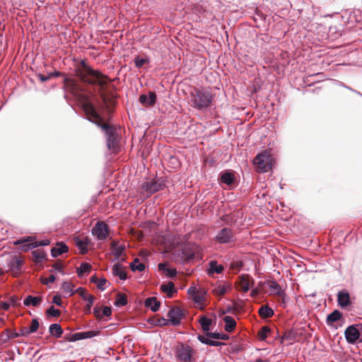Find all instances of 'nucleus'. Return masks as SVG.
Listing matches in <instances>:
<instances>
[{
	"label": "nucleus",
	"mask_w": 362,
	"mask_h": 362,
	"mask_svg": "<svg viewBox=\"0 0 362 362\" xmlns=\"http://www.w3.org/2000/svg\"><path fill=\"white\" fill-rule=\"evenodd\" d=\"M42 301V297L29 295L24 299L23 305L27 307L30 305L33 307H38L41 304Z\"/></svg>",
	"instance_id": "aec40b11"
},
{
	"label": "nucleus",
	"mask_w": 362,
	"mask_h": 362,
	"mask_svg": "<svg viewBox=\"0 0 362 362\" xmlns=\"http://www.w3.org/2000/svg\"><path fill=\"white\" fill-rule=\"evenodd\" d=\"M23 263V260L17 256H14L11 258L8 262V267L13 276L17 277L19 276L21 272Z\"/></svg>",
	"instance_id": "1a4fd4ad"
},
{
	"label": "nucleus",
	"mask_w": 362,
	"mask_h": 362,
	"mask_svg": "<svg viewBox=\"0 0 362 362\" xmlns=\"http://www.w3.org/2000/svg\"><path fill=\"white\" fill-rule=\"evenodd\" d=\"M258 313L262 318L272 317L274 315V310L267 305H262L259 308Z\"/></svg>",
	"instance_id": "bb28decb"
},
{
	"label": "nucleus",
	"mask_w": 362,
	"mask_h": 362,
	"mask_svg": "<svg viewBox=\"0 0 362 362\" xmlns=\"http://www.w3.org/2000/svg\"><path fill=\"white\" fill-rule=\"evenodd\" d=\"M19 335L20 337H27L29 334H30L28 328L27 327H22L19 331Z\"/></svg>",
	"instance_id": "6e6d98bb"
},
{
	"label": "nucleus",
	"mask_w": 362,
	"mask_h": 362,
	"mask_svg": "<svg viewBox=\"0 0 362 362\" xmlns=\"http://www.w3.org/2000/svg\"><path fill=\"white\" fill-rule=\"evenodd\" d=\"M50 242L49 240H38V245L40 246H46L49 245Z\"/></svg>",
	"instance_id": "774afa93"
},
{
	"label": "nucleus",
	"mask_w": 362,
	"mask_h": 362,
	"mask_svg": "<svg viewBox=\"0 0 362 362\" xmlns=\"http://www.w3.org/2000/svg\"><path fill=\"white\" fill-rule=\"evenodd\" d=\"M214 240L220 244H234L236 241L235 232L230 228L224 227L217 232Z\"/></svg>",
	"instance_id": "423d86ee"
},
{
	"label": "nucleus",
	"mask_w": 362,
	"mask_h": 362,
	"mask_svg": "<svg viewBox=\"0 0 362 362\" xmlns=\"http://www.w3.org/2000/svg\"><path fill=\"white\" fill-rule=\"evenodd\" d=\"M109 226L103 221L98 222L92 229V233L100 240H105L108 236Z\"/></svg>",
	"instance_id": "6e6552de"
},
{
	"label": "nucleus",
	"mask_w": 362,
	"mask_h": 362,
	"mask_svg": "<svg viewBox=\"0 0 362 362\" xmlns=\"http://www.w3.org/2000/svg\"><path fill=\"white\" fill-rule=\"evenodd\" d=\"M342 316L341 313L338 310H334L329 314L326 319V322L328 325H332L334 322H337Z\"/></svg>",
	"instance_id": "cd10ccee"
},
{
	"label": "nucleus",
	"mask_w": 362,
	"mask_h": 362,
	"mask_svg": "<svg viewBox=\"0 0 362 362\" xmlns=\"http://www.w3.org/2000/svg\"><path fill=\"white\" fill-rule=\"evenodd\" d=\"M253 163L258 172L267 173L272 168V158L267 151H264L256 156L253 160Z\"/></svg>",
	"instance_id": "39448f33"
},
{
	"label": "nucleus",
	"mask_w": 362,
	"mask_h": 362,
	"mask_svg": "<svg viewBox=\"0 0 362 362\" xmlns=\"http://www.w3.org/2000/svg\"><path fill=\"white\" fill-rule=\"evenodd\" d=\"M52 303L56 304L57 305L61 306L62 304V301L61 300V297L59 296H54L52 298Z\"/></svg>",
	"instance_id": "052dcab7"
},
{
	"label": "nucleus",
	"mask_w": 362,
	"mask_h": 362,
	"mask_svg": "<svg viewBox=\"0 0 362 362\" xmlns=\"http://www.w3.org/2000/svg\"><path fill=\"white\" fill-rule=\"evenodd\" d=\"M39 325H40V324H39L37 319V318L33 319V320L31 322L30 327V328H28L30 333L32 334V333L35 332L37 330Z\"/></svg>",
	"instance_id": "8fccbe9b"
},
{
	"label": "nucleus",
	"mask_w": 362,
	"mask_h": 362,
	"mask_svg": "<svg viewBox=\"0 0 362 362\" xmlns=\"http://www.w3.org/2000/svg\"><path fill=\"white\" fill-rule=\"evenodd\" d=\"M91 265L88 263L83 262L77 268L76 272L79 277H82L84 273H88L91 270Z\"/></svg>",
	"instance_id": "473e14b6"
},
{
	"label": "nucleus",
	"mask_w": 362,
	"mask_h": 362,
	"mask_svg": "<svg viewBox=\"0 0 362 362\" xmlns=\"http://www.w3.org/2000/svg\"><path fill=\"white\" fill-rule=\"evenodd\" d=\"M8 303H9L10 305L13 306V307H18V306H21V298L16 296H13L11 297H10L9 300H8Z\"/></svg>",
	"instance_id": "a18cd8bd"
},
{
	"label": "nucleus",
	"mask_w": 362,
	"mask_h": 362,
	"mask_svg": "<svg viewBox=\"0 0 362 362\" xmlns=\"http://www.w3.org/2000/svg\"><path fill=\"white\" fill-rule=\"evenodd\" d=\"M165 186L164 181L162 178L152 180L145 182L142 184V188L148 194H152L162 189Z\"/></svg>",
	"instance_id": "0eeeda50"
},
{
	"label": "nucleus",
	"mask_w": 362,
	"mask_h": 362,
	"mask_svg": "<svg viewBox=\"0 0 362 362\" xmlns=\"http://www.w3.org/2000/svg\"><path fill=\"white\" fill-rule=\"evenodd\" d=\"M75 293H77L84 300H86L90 296H92L91 294H88L87 293V291L82 287L78 288Z\"/></svg>",
	"instance_id": "49530a36"
},
{
	"label": "nucleus",
	"mask_w": 362,
	"mask_h": 362,
	"mask_svg": "<svg viewBox=\"0 0 362 362\" xmlns=\"http://www.w3.org/2000/svg\"><path fill=\"white\" fill-rule=\"evenodd\" d=\"M75 241H76V244L77 247L81 250V252L82 254H85L88 252V250L86 248L87 244L85 241L81 240L78 238H76Z\"/></svg>",
	"instance_id": "ea45409f"
},
{
	"label": "nucleus",
	"mask_w": 362,
	"mask_h": 362,
	"mask_svg": "<svg viewBox=\"0 0 362 362\" xmlns=\"http://www.w3.org/2000/svg\"><path fill=\"white\" fill-rule=\"evenodd\" d=\"M160 289L163 292L165 293L169 298L173 297V294L177 293L175 284L172 281L161 284Z\"/></svg>",
	"instance_id": "393cba45"
},
{
	"label": "nucleus",
	"mask_w": 362,
	"mask_h": 362,
	"mask_svg": "<svg viewBox=\"0 0 362 362\" xmlns=\"http://www.w3.org/2000/svg\"><path fill=\"white\" fill-rule=\"evenodd\" d=\"M227 289H228L227 285H225V284L218 285L214 289V293L218 296H223L226 293Z\"/></svg>",
	"instance_id": "a19ab883"
},
{
	"label": "nucleus",
	"mask_w": 362,
	"mask_h": 362,
	"mask_svg": "<svg viewBox=\"0 0 362 362\" xmlns=\"http://www.w3.org/2000/svg\"><path fill=\"white\" fill-rule=\"evenodd\" d=\"M83 110L88 120L100 127L107 139V146L110 150H115L118 146L119 136L115 126L104 122L103 117L90 103L83 105Z\"/></svg>",
	"instance_id": "f257e3e1"
},
{
	"label": "nucleus",
	"mask_w": 362,
	"mask_h": 362,
	"mask_svg": "<svg viewBox=\"0 0 362 362\" xmlns=\"http://www.w3.org/2000/svg\"><path fill=\"white\" fill-rule=\"evenodd\" d=\"M112 274L115 276H118L120 280L124 281L127 279V273L124 271V267L119 263L113 265L112 269Z\"/></svg>",
	"instance_id": "a211bd4d"
},
{
	"label": "nucleus",
	"mask_w": 362,
	"mask_h": 362,
	"mask_svg": "<svg viewBox=\"0 0 362 362\" xmlns=\"http://www.w3.org/2000/svg\"><path fill=\"white\" fill-rule=\"evenodd\" d=\"M221 345H224V343L218 341L211 340V339L209 343V346H220Z\"/></svg>",
	"instance_id": "69168bd1"
},
{
	"label": "nucleus",
	"mask_w": 362,
	"mask_h": 362,
	"mask_svg": "<svg viewBox=\"0 0 362 362\" xmlns=\"http://www.w3.org/2000/svg\"><path fill=\"white\" fill-rule=\"evenodd\" d=\"M165 273L169 278H173L177 275L176 269L173 268H168Z\"/></svg>",
	"instance_id": "5fc2aeb1"
},
{
	"label": "nucleus",
	"mask_w": 362,
	"mask_h": 362,
	"mask_svg": "<svg viewBox=\"0 0 362 362\" xmlns=\"http://www.w3.org/2000/svg\"><path fill=\"white\" fill-rule=\"evenodd\" d=\"M34 261L36 263L40 262L46 258V254L42 250H35L32 252Z\"/></svg>",
	"instance_id": "72a5a7b5"
},
{
	"label": "nucleus",
	"mask_w": 362,
	"mask_h": 362,
	"mask_svg": "<svg viewBox=\"0 0 362 362\" xmlns=\"http://www.w3.org/2000/svg\"><path fill=\"white\" fill-rule=\"evenodd\" d=\"M124 250V245H118L116 242H112L111 244L112 253L117 259L123 255Z\"/></svg>",
	"instance_id": "a878e982"
},
{
	"label": "nucleus",
	"mask_w": 362,
	"mask_h": 362,
	"mask_svg": "<svg viewBox=\"0 0 362 362\" xmlns=\"http://www.w3.org/2000/svg\"><path fill=\"white\" fill-rule=\"evenodd\" d=\"M127 296L126 294L122 293H118L116 296V300L114 303V305L116 307H122L124 306L127 304Z\"/></svg>",
	"instance_id": "c756f323"
},
{
	"label": "nucleus",
	"mask_w": 362,
	"mask_h": 362,
	"mask_svg": "<svg viewBox=\"0 0 362 362\" xmlns=\"http://www.w3.org/2000/svg\"><path fill=\"white\" fill-rule=\"evenodd\" d=\"M139 100L145 107L152 106L156 103V94L153 91H150L148 95L146 94L141 95Z\"/></svg>",
	"instance_id": "4468645a"
},
{
	"label": "nucleus",
	"mask_w": 362,
	"mask_h": 362,
	"mask_svg": "<svg viewBox=\"0 0 362 362\" xmlns=\"http://www.w3.org/2000/svg\"><path fill=\"white\" fill-rule=\"evenodd\" d=\"M356 327L357 325H350L344 331L345 338L349 344L356 343L361 336L360 331Z\"/></svg>",
	"instance_id": "9b49d317"
},
{
	"label": "nucleus",
	"mask_w": 362,
	"mask_h": 362,
	"mask_svg": "<svg viewBox=\"0 0 362 362\" xmlns=\"http://www.w3.org/2000/svg\"><path fill=\"white\" fill-rule=\"evenodd\" d=\"M209 336H206V334L205 335L199 334L197 336L198 340L204 344L209 345V343L211 341V339H209Z\"/></svg>",
	"instance_id": "603ef678"
},
{
	"label": "nucleus",
	"mask_w": 362,
	"mask_h": 362,
	"mask_svg": "<svg viewBox=\"0 0 362 362\" xmlns=\"http://www.w3.org/2000/svg\"><path fill=\"white\" fill-rule=\"evenodd\" d=\"M130 267H131V269L133 271V272H135V271H139V272H142L145 269V265L144 264L141 263L139 262V259L136 258L134 262H132L131 264H130Z\"/></svg>",
	"instance_id": "f704fd0d"
},
{
	"label": "nucleus",
	"mask_w": 362,
	"mask_h": 362,
	"mask_svg": "<svg viewBox=\"0 0 362 362\" xmlns=\"http://www.w3.org/2000/svg\"><path fill=\"white\" fill-rule=\"evenodd\" d=\"M111 314H112V310H111L110 308H109L107 306L103 307V315H101L102 317L103 316L109 317V316L111 315Z\"/></svg>",
	"instance_id": "4d7b16f0"
},
{
	"label": "nucleus",
	"mask_w": 362,
	"mask_h": 362,
	"mask_svg": "<svg viewBox=\"0 0 362 362\" xmlns=\"http://www.w3.org/2000/svg\"><path fill=\"white\" fill-rule=\"evenodd\" d=\"M145 306L149 308L153 312H157L160 306V303L156 297H149L145 300Z\"/></svg>",
	"instance_id": "4be33fe9"
},
{
	"label": "nucleus",
	"mask_w": 362,
	"mask_h": 362,
	"mask_svg": "<svg viewBox=\"0 0 362 362\" xmlns=\"http://www.w3.org/2000/svg\"><path fill=\"white\" fill-rule=\"evenodd\" d=\"M95 297L92 295V296H90L86 300L87 301V304H86V310L87 313H90V310H91V308L93 306V304L95 301Z\"/></svg>",
	"instance_id": "3c124183"
},
{
	"label": "nucleus",
	"mask_w": 362,
	"mask_h": 362,
	"mask_svg": "<svg viewBox=\"0 0 362 362\" xmlns=\"http://www.w3.org/2000/svg\"><path fill=\"white\" fill-rule=\"evenodd\" d=\"M243 267V262L240 260L232 261L230 264V268L233 270L239 271Z\"/></svg>",
	"instance_id": "c03bdc74"
},
{
	"label": "nucleus",
	"mask_w": 362,
	"mask_h": 362,
	"mask_svg": "<svg viewBox=\"0 0 362 362\" xmlns=\"http://www.w3.org/2000/svg\"><path fill=\"white\" fill-rule=\"evenodd\" d=\"M11 339L10 330H4L0 336V341L1 344H6Z\"/></svg>",
	"instance_id": "37998d69"
},
{
	"label": "nucleus",
	"mask_w": 362,
	"mask_h": 362,
	"mask_svg": "<svg viewBox=\"0 0 362 362\" xmlns=\"http://www.w3.org/2000/svg\"><path fill=\"white\" fill-rule=\"evenodd\" d=\"M268 286L271 289V294L278 296L281 298H285L286 294L282 290L281 286L275 281L268 282Z\"/></svg>",
	"instance_id": "6ab92c4d"
},
{
	"label": "nucleus",
	"mask_w": 362,
	"mask_h": 362,
	"mask_svg": "<svg viewBox=\"0 0 362 362\" xmlns=\"http://www.w3.org/2000/svg\"><path fill=\"white\" fill-rule=\"evenodd\" d=\"M62 288L65 293H69V296H72L75 293V291H74V285L68 281H64L62 283Z\"/></svg>",
	"instance_id": "e433bc0d"
},
{
	"label": "nucleus",
	"mask_w": 362,
	"mask_h": 362,
	"mask_svg": "<svg viewBox=\"0 0 362 362\" xmlns=\"http://www.w3.org/2000/svg\"><path fill=\"white\" fill-rule=\"evenodd\" d=\"M60 75H61L60 72L54 71V72L47 73L46 74L40 73V74H38L37 75V77L42 82H45V81H49V80L52 79V78L57 77V76H59Z\"/></svg>",
	"instance_id": "2f4dec72"
},
{
	"label": "nucleus",
	"mask_w": 362,
	"mask_h": 362,
	"mask_svg": "<svg viewBox=\"0 0 362 362\" xmlns=\"http://www.w3.org/2000/svg\"><path fill=\"white\" fill-rule=\"evenodd\" d=\"M238 288L244 292L247 293L250 287H252L255 284L254 279L248 274H242L238 278Z\"/></svg>",
	"instance_id": "9d476101"
},
{
	"label": "nucleus",
	"mask_w": 362,
	"mask_h": 362,
	"mask_svg": "<svg viewBox=\"0 0 362 362\" xmlns=\"http://www.w3.org/2000/svg\"><path fill=\"white\" fill-rule=\"evenodd\" d=\"M158 268L160 271L166 272L168 267L166 263H159L158 265Z\"/></svg>",
	"instance_id": "338daca9"
},
{
	"label": "nucleus",
	"mask_w": 362,
	"mask_h": 362,
	"mask_svg": "<svg viewBox=\"0 0 362 362\" xmlns=\"http://www.w3.org/2000/svg\"><path fill=\"white\" fill-rule=\"evenodd\" d=\"M204 296L198 293L193 297V300H194L195 303H201L204 300Z\"/></svg>",
	"instance_id": "680f3d73"
},
{
	"label": "nucleus",
	"mask_w": 362,
	"mask_h": 362,
	"mask_svg": "<svg viewBox=\"0 0 362 362\" xmlns=\"http://www.w3.org/2000/svg\"><path fill=\"white\" fill-rule=\"evenodd\" d=\"M337 302L340 307L346 308L351 304L350 295L347 291H341L337 294Z\"/></svg>",
	"instance_id": "2eb2a0df"
},
{
	"label": "nucleus",
	"mask_w": 362,
	"mask_h": 362,
	"mask_svg": "<svg viewBox=\"0 0 362 362\" xmlns=\"http://www.w3.org/2000/svg\"><path fill=\"white\" fill-rule=\"evenodd\" d=\"M93 313L97 318H101L100 309L98 307L93 308Z\"/></svg>",
	"instance_id": "0e129e2a"
},
{
	"label": "nucleus",
	"mask_w": 362,
	"mask_h": 362,
	"mask_svg": "<svg viewBox=\"0 0 362 362\" xmlns=\"http://www.w3.org/2000/svg\"><path fill=\"white\" fill-rule=\"evenodd\" d=\"M108 283L107 280L106 279H99V281L97 284V287L100 291H104L106 288L105 285Z\"/></svg>",
	"instance_id": "864d4df0"
},
{
	"label": "nucleus",
	"mask_w": 362,
	"mask_h": 362,
	"mask_svg": "<svg viewBox=\"0 0 362 362\" xmlns=\"http://www.w3.org/2000/svg\"><path fill=\"white\" fill-rule=\"evenodd\" d=\"M56 348L62 351L68 350L66 342L64 340H59L55 342Z\"/></svg>",
	"instance_id": "de8ad7c7"
},
{
	"label": "nucleus",
	"mask_w": 362,
	"mask_h": 362,
	"mask_svg": "<svg viewBox=\"0 0 362 362\" xmlns=\"http://www.w3.org/2000/svg\"><path fill=\"white\" fill-rule=\"evenodd\" d=\"M271 329L267 326L262 327L258 332L259 339L262 341L265 340Z\"/></svg>",
	"instance_id": "58836bf2"
},
{
	"label": "nucleus",
	"mask_w": 362,
	"mask_h": 362,
	"mask_svg": "<svg viewBox=\"0 0 362 362\" xmlns=\"http://www.w3.org/2000/svg\"><path fill=\"white\" fill-rule=\"evenodd\" d=\"M218 180L221 184H225L228 186H231L235 182V173L233 170H225L220 173L218 175Z\"/></svg>",
	"instance_id": "ddd939ff"
},
{
	"label": "nucleus",
	"mask_w": 362,
	"mask_h": 362,
	"mask_svg": "<svg viewBox=\"0 0 362 362\" xmlns=\"http://www.w3.org/2000/svg\"><path fill=\"white\" fill-rule=\"evenodd\" d=\"M296 337L297 332L292 329L285 332V334L282 336V340L291 341L296 340Z\"/></svg>",
	"instance_id": "c9c22d12"
},
{
	"label": "nucleus",
	"mask_w": 362,
	"mask_h": 362,
	"mask_svg": "<svg viewBox=\"0 0 362 362\" xmlns=\"http://www.w3.org/2000/svg\"><path fill=\"white\" fill-rule=\"evenodd\" d=\"M224 267L221 264H218L216 260H211L208 264L207 274L213 276L214 274H221Z\"/></svg>",
	"instance_id": "dca6fc26"
},
{
	"label": "nucleus",
	"mask_w": 362,
	"mask_h": 362,
	"mask_svg": "<svg viewBox=\"0 0 362 362\" xmlns=\"http://www.w3.org/2000/svg\"><path fill=\"white\" fill-rule=\"evenodd\" d=\"M99 334L98 331L90 330L88 332H81L74 333V339L76 341L90 339Z\"/></svg>",
	"instance_id": "412c9836"
},
{
	"label": "nucleus",
	"mask_w": 362,
	"mask_h": 362,
	"mask_svg": "<svg viewBox=\"0 0 362 362\" xmlns=\"http://www.w3.org/2000/svg\"><path fill=\"white\" fill-rule=\"evenodd\" d=\"M46 313L52 317H59L60 315V311L56 309L53 305L47 308Z\"/></svg>",
	"instance_id": "09e8293b"
},
{
	"label": "nucleus",
	"mask_w": 362,
	"mask_h": 362,
	"mask_svg": "<svg viewBox=\"0 0 362 362\" xmlns=\"http://www.w3.org/2000/svg\"><path fill=\"white\" fill-rule=\"evenodd\" d=\"M148 62H149V59L147 57H144V56H141V55H138L134 59V63L137 67H140L146 64H148Z\"/></svg>",
	"instance_id": "4c0bfd02"
},
{
	"label": "nucleus",
	"mask_w": 362,
	"mask_h": 362,
	"mask_svg": "<svg viewBox=\"0 0 362 362\" xmlns=\"http://www.w3.org/2000/svg\"><path fill=\"white\" fill-rule=\"evenodd\" d=\"M10 304L8 302H1L0 303V307L4 310H8L10 308Z\"/></svg>",
	"instance_id": "e2e57ef3"
},
{
	"label": "nucleus",
	"mask_w": 362,
	"mask_h": 362,
	"mask_svg": "<svg viewBox=\"0 0 362 362\" xmlns=\"http://www.w3.org/2000/svg\"><path fill=\"white\" fill-rule=\"evenodd\" d=\"M199 322L202 326L203 331H204L206 333L210 332H209V330L211 329L210 327L212 323V321L211 319H209L206 316H202L200 317Z\"/></svg>",
	"instance_id": "7c9ffc66"
},
{
	"label": "nucleus",
	"mask_w": 362,
	"mask_h": 362,
	"mask_svg": "<svg viewBox=\"0 0 362 362\" xmlns=\"http://www.w3.org/2000/svg\"><path fill=\"white\" fill-rule=\"evenodd\" d=\"M49 332L51 336L58 339L62 336L64 331L59 324L54 323L49 325Z\"/></svg>",
	"instance_id": "b1692460"
},
{
	"label": "nucleus",
	"mask_w": 362,
	"mask_h": 362,
	"mask_svg": "<svg viewBox=\"0 0 362 362\" xmlns=\"http://www.w3.org/2000/svg\"><path fill=\"white\" fill-rule=\"evenodd\" d=\"M76 75L78 78L87 83L90 84H100L101 83V74L95 71V69H74Z\"/></svg>",
	"instance_id": "20e7f679"
},
{
	"label": "nucleus",
	"mask_w": 362,
	"mask_h": 362,
	"mask_svg": "<svg viewBox=\"0 0 362 362\" xmlns=\"http://www.w3.org/2000/svg\"><path fill=\"white\" fill-rule=\"evenodd\" d=\"M194 350L186 343H179L175 348V356L179 362H193Z\"/></svg>",
	"instance_id": "7ed1b4c3"
},
{
	"label": "nucleus",
	"mask_w": 362,
	"mask_h": 362,
	"mask_svg": "<svg viewBox=\"0 0 362 362\" xmlns=\"http://www.w3.org/2000/svg\"><path fill=\"white\" fill-rule=\"evenodd\" d=\"M190 96L192 105L199 110H203L212 105L214 94L209 88H195Z\"/></svg>",
	"instance_id": "f03ea898"
},
{
	"label": "nucleus",
	"mask_w": 362,
	"mask_h": 362,
	"mask_svg": "<svg viewBox=\"0 0 362 362\" xmlns=\"http://www.w3.org/2000/svg\"><path fill=\"white\" fill-rule=\"evenodd\" d=\"M223 321L225 322V330L226 332H230L235 329L236 322L231 316H225L223 317Z\"/></svg>",
	"instance_id": "c85d7f7f"
},
{
	"label": "nucleus",
	"mask_w": 362,
	"mask_h": 362,
	"mask_svg": "<svg viewBox=\"0 0 362 362\" xmlns=\"http://www.w3.org/2000/svg\"><path fill=\"white\" fill-rule=\"evenodd\" d=\"M159 326H167L168 325H170V322L169 321V319H165L164 317H161L158 321Z\"/></svg>",
	"instance_id": "bf43d9fd"
},
{
	"label": "nucleus",
	"mask_w": 362,
	"mask_h": 362,
	"mask_svg": "<svg viewBox=\"0 0 362 362\" xmlns=\"http://www.w3.org/2000/svg\"><path fill=\"white\" fill-rule=\"evenodd\" d=\"M74 334H66L64 336V339L66 342V341H76V339H74Z\"/></svg>",
	"instance_id": "13d9d810"
},
{
	"label": "nucleus",
	"mask_w": 362,
	"mask_h": 362,
	"mask_svg": "<svg viewBox=\"0 0 362 362\" xmlns=\"http://www.w3.org/2000/svg\"><path fill=\"white\" fill-rule=\"evenodd\" d=\"M35 238L33 237V236H27V237H25V238H21V239H18L17 240L15 243H14V245H23L21 248L23 251H28L30 250H32L31 248L28 247H30V243L29 242H31L33 241V239H35Z\"/></svg>",
	"instance_id": "5701e85b"
},
{
	"label": "nucleus",
	"mask_w": 362,
	"mask_h": 362,
	"mask_svg": "<svg viewBox=\"0 0 362 362\" xmlns=\"http://www.w3.org/2000/svg\"><path fill=\"white\" fill-rule=\"evenodd\" d=\"M206 336H209L210 338L215 339H228V337L225 334H220L218 332H207Z\"/></svg>",
	"instance_id": "79ce46f5"
},
{
	"label": "nucleus",
	"mask_w": 362,
	"mask_h": 362,
	"mask_svg": "<svg viewBox=\"0 0 362 362\" xmlns=\"http://www.w3.org/2000/svg\"><path fill=\"white\" fill-rule=\"evenodd\" d=\"M69 250L68 246L63 242H58L56 246L51 250V255L53 257H57L59 255L67 252Z\"/></svg>",
	"instance_id": "f3484780"
},
{
	"label": "nucleus",
	"mask_w": 362,
	"mask_h": 362,
	"mask_svg": "<svg viewBox=\"0 0 362 362\" xmlns=\"http://www.w3.org/2000/svg\"><path fill=\"white\" fill-rule=\"evenodd\" d=\"M170 325L177 326L180 324L183 313L182 310L178 307H173L170 308L167 315Z\"/></svg>",
	"instance_id": "f8f14e48"
}]
</instances>
